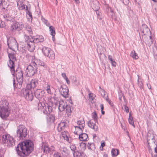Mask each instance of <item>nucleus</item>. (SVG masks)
<instances>
[{"label":"nucleus","instance_id":"obj_28","mask_svg":"<svg viewBox=\"0 0 157 157\" xmlns=\"http://www.w3.org/2000/svg\"><path fill=\"white\" fill-rule=\"evenodd\" d=\"M36 63L38 64L40 66L43 67L45 68H47V65L44 63V62L41 60L39 59H36L34 61Z\"/></svg>","mask_w":157,"mask_h":157},{"label":"nucleus","instance_id":"obj_14","mask_svg":"<svg viewBox=\"0 0 157 157\" xmlns=\"http://www.w3.org/2000/svg\"><path fill=\"white\" fill-rule=\"evenodd\" d=\"M59 92L61 94L64 98L68 97L69 90L67 86L66 85L61 86L59 89Z\"/></svg>","mask_w":157,"mask_h":157},{"label":"nucleus","instance_id":"obj_61","mask_svg":"<svg viewBox=\"0 0 157 157\" xmlns=\"http://www.w3.org/2000/svg\"><path fill=\"white\" fill-rule=\"evenodd\" d=\"M124 106L125 111L127 113H128L129 111L128 107L126 105H124Z\"/></svg>","mask_w":157,"mask_h":157},{"label":"nucleus","instance_id":"obj_4","mask_svg":"<svg viewBox=\"0 0 157 157\" xmlns=\"http://www.w3.org/2000/svg\"><path fill=\"white\" fill-rule=\"evenodd\" d=\"M2 140L4 145L9 147L15 145V140L13 136L8 134H5L2 136Z\"/></svg>","mask_w":157,"mask_h":157},{"label":"nucleus","instance_id":"obj_46","mask_svg":"<svg viewBox=\"0 0 157 157\" xmlns=\"http://www.w3.org/2000/svg\"><path fill=\"white\" fill-rule=\"evenodd\" d=\"M53 157H63L60 153L57 152H56L53 155Z\"/></svg>","mask_w":157,"mask_h":157},{"label":"nucleus","instance_id":"obj_48","mask_svg":"<svg viewBox=\"0 0 157 157\" xmlns=\"http://www.w3.org/2000/svg\"><path fill=\"white\" fill-rule=\"evenodd\" d=\"M138 77V86H139V87L141 89L143 88V84L142 83V82H140L139 81V76L138 75H137Z\"/></svg>","mask_w":157,"mask_h":157},{"label":"nucleus","instance_id":"obj_59","mask_svg":"<svg viewBox=\"0 0 157 157\" xmlns=\"http://www.w3.org/2000/svg\"><path fill=\"white\" fill-rule=\"evenodd\" d=\"M111 63L113 66L115 67L116 66V63L114 60H113L112 61H111Z\"/></svg>","mask_w":157,"mask_h":157},{"label":"nucleus","instance_id":"obj_55","mask_svg":"<svg viewBox=\"0 0 157 157\" xmlns=\"http://www.w3.org/2000/svg\"><path fill=\"white\" fill-rule=\"evenodd\" d=\"M5 24L4 22L0 21V28H3L5 27Z\"/></svg>","mask_w":157,"mask_h":157},{"label":"nucleus","instance_id":"obj_29","mask_svg":"<svg viewBox=\"0 0 157 157\" xmlns=\"http://www.w3.org/2000/svg\"><path fill=\"white\" fill-rule=\"evenodd\" d=\"M3 17L5 21H11L13 20V17L10 16L8 14H6L3 15Z\"/></svg>","mask_w":157,"mask_h":157},{"label":"nucleus","instance_id":"obj_42","mask_svg":"<svg viewBox=\"0 0 157 157\" xmlns=\"http://www.w3.org/2000/svg\"><path fill=\"white\" fill-rule=\"evenodd\" d=\"M128 120L129 124L132 125L134 128L135 127V125L134 124V122L133 118H128Z\"/></svg>","mask_w":157,"mask_h":157},{"label":"nucleus","instance_id":"obj_38","mask_svg":"<svg viewBox=\"0 0 157 157\" xmlns=\"http://www.w3.org/2000/svg\"><path fill=\"white\" fill-rule=\"evenodd\" d=\"M92 118L95 121H97L98 120V117L96 112L94 111L92 113Z\"/></svg>","mask_w":157,"mask_h":157},{"label":"nucleus","instance_id":"obj_40","mask_svg":"<svg viewBox=\"0 0 157 157\" xmlns=\"http://www.w3.org/2000/svg\"><path fill=\"white\" fill-rule=\"evenodd\" d=\"M96 11V14L97 16V17L98 19L100 20H101L102 18L101 16V13L98 10H95Z\"/></svg>","mask_w":157,"mask_h":157},{"label":"nucleus","instance_id":"obj_5","mask_svg":"<svg viewBox=\"0 0 157 157\" xmlns=\"http://www.w3.org/2000/svg\"><path fill=\"white\" fill-rule=\"evenodd\" d=\"M28 134L27 128L23 125L21 124L17 126V135L20 139H23Z\"/></svg>","mask_w":157,"mask_h":157},{"label":"nucleus","instance_id":"obj_19","mask_svg":"<svg viewBox=\"0 0 157 157\" xmlns=\"http://www.w3.org/2000/svg\"><path fill=\"white\" fill-rule=\"evenodd\" d=\"M147 140L148 144H150L151 142L153 144H155V139L154 134L150 132H148L147 134Z\"/></svg>","mask_w":157,"mask_h":157},{"label":"nucleus","instance_id":"obj_15","mask_svg":"<svg viewBox=\"0 0 157 157\" xmlns=\"http://www.w3.org/2000/svg\"><path fill=\"white\" fill-rule=\"evenodd\" d=\"M43 148L44 152L48 154L52 152L55 151V147L53 146L49 147L47 144H44L43 146Z\"/></svg>","mask_w":157,"mask_h":157},{"label":"nucleus","instance_id":"obj_39","mask_svg":"<svg viewBox=\"0 0 157 157\" xmlns=\"http://www.w3.org/2000/svg\"><path fill=\"white\" fill-rule=\"evenodd\" d=\"M25 29L28 31L30 35H31L33 34L32 31L30 26L27 25L25 27Z\"/></svg>","mask_w":157,"mask_h":157},{"label":"nucleus","instance_id":"obj_9","mask_svg":"<svg viewBox=\"0 0 157 157\" xmlns=\"http://www.w3.org/2000/svg\"><path fill=\"white\" fill-rule=\"evenodd\" d=\"M36 65V63L35 62H33L27 67L25 72L26 73V75L28 76L32 77L35 74Z\"/></svg>","mask_w":157,"mask_h":157},{"label":"nucleus","instance_id":"obj_17","mask_svg":"<svg viewBox=\"0 0 157 157\" xmlns=\"http://www.w3.org/2000/svg\"><path fill=\"white\" fill-rule=\"evenodd\" d=\"M78 126H75V128L79 129L80 132H82V129L85 126V122L83 120H80L77 121Z\"/></svg>","mask_w":157,"mask_h":157},{"label":"nucleus","instance_id":"obj_35","mask_svg":"<svg viewBox=\"0 0 157 157\" xmlns=\"http://www.w3.org/2000/svg\"><path fill=\"white\" fill-rule=\"evenodd\" d=\"M88 149L93 150L95 149L94 144L93 143H88L87 144Z\"/></svg>","mask_w":157,"mask_h":157},{"label":"nucleus","instance_id":"obj_50","mask_svg":"<svg viewBox=\"0 0 157 157\" xmlns=\"http://www.w3.org/2000/svg\"><path fill=\"white\" fill-rule=\"evenodd\" d=\"M49 100L52 103H55L56 104V101L55 98L54 97H51L50 98Z\"/></svg>","mask_w":157,"mask_h":157},{"label":"nucleus","instance_id":"obj_56","mask_svg":"<svg viewBox=\"0 0 157 157\" xmlns=\"http://www.w3.org/2000/svg\"><path fill=\"white\" fill-rule=\"evenodd\" d=\"M42 20L43 21L45 24H46V25L48 26V25H49V24L47 22V20H46V19H45L44 18H42Z\"/></svg>","mask_w":157,"mask_h":157},{"label":"nucleus","instance_id":"obj_52","mask_svg":"<svg viewBox=\"0 0 157 157\" xmlns=\"http://www.w3.org/2000/svg\"><path fill=\"white\" fill-rule=\"evenodd\" d=\"M60 151L62 154V155L63 156V155H65L66 153L67 152V150L66 148H63Z\"/></svg>","mask_w":157,"mask_h":157},{"label":"nucleus","instance_id":"obj_51","mask_svg":"<svg viewBox=\"0 0 157 157\" xmlns=\"http://www.w3.org/2000/svg\"><path fill=\"white\" fill-rule=\"evenodd\" d=\"M155 152L153 154H151V157H152V155L155 157L157 156V147L156 146L155 147Z\"/></svg>","mask_w":157,"mask_h":157},{"label":"nucleus","instance_id":"obj_47","mask_svg":"<svg viewBox=\"0 0 157 157\" xmlns=\"http://www.w3.org/2000/svg\"><path fill=\"white\" fill-rule=\"evenodd\" d=\"M46 90L48 94H51V91L50 89V86L49 85H47V86L46 87Z\"/></svg>","mask_w":157,"mask_h":157},{"label":"nucleus","instance_id":"obj_60","mask_svg":"<svg viewBox=\"0 0 157 157\" xmlns=\"http://www.w3.org/2000/svg\"><path fill=\"white\" fill-rule=\"evenodd\" d=\"M123 2L124 4L125 5H127L129 2L128 0H121Z\"/></svg>","mask_w":157,"mask_h":157},{"label":"nucleus","instance_id":"obj_3","mask_svg":"<svg viewBox=\"0 0 157 157\" xmlns=\"http://www.w3.org/2000/svg\"><path fill=\"white\" fill-rule=\"evenodd\" d=\"M16 77L18 82L17 84L15 85V80L13 78V86L14 88H20L21 87L23 82V73L20 69L19 68L16 70Z\"/></svg>","mask_w":157,"mask_h":157},{"label":"nucleus","instance_id":"obj_2","mask_svg":"<svg viewBox=\"0 0 157 157\" xmlns=\"http://www.w3.org/2000/svg\"><path fill=\"white\" fill-rule=\"evenodd\" d=\"M27 38L28 48L30 52H33L35 49V44L39 43L44 41V38L42 36H37L33 38L32 36H26Z\"/></svg>","mask_w":157,"mask_h":157},{"label":"nucleus","instance_id":"obj_18","mask_svg":"<svg viewBox=\"0 0 157 157\" xmlns=\"http://www.w3.org/2000/svg\"><path fill=\"white\" fill-rule=\"evenodd\" d=\"M44 94V91L40 89H37L35 92V96L39 100L41 99L43 97Z\"/></svg>","mask_w":157,"mask_h":157},{"label":"nucleus","instance_id":"obj_25","mask_svg":"<svg viewBox=\"0 0 157 157\" xmlns=\"http://www.w3.org/2000/svg\"><path fill=\"white\" fill-rule=\"evenodd\" d=\"M79 138L80 140L82 141H87L88 139V135L85 133L79 135Z\"/></svg>","mask_w":157,"mask_h":157},{"label":"nucleus","instance_id":"obj_24","mask_svg":"<svg viewBox=\"0 0 157 157\" xmlns=\"http://www.w3.org/2000/svg\"><path fill=\"white\" fill-rule=\"evenodd\" d=\"M141 31L144 35H146L149 32L151 33L149 29L145 25H143L142 28L141 29Z\"/></svg>","mask_w":157,"mask_h":157},{"label":"nucleus","instance_id":"obj_64","mask_svg":"<svg viewBox=\"0 0 157 157\" xmlns=\"http://www.w3.org/2000/svg\"><path fill=\"white\" fill-rule=\"evenodd\" d=\"M108 59L110 61H112L113 59H112V56L110 55H109L108 56Z\"/></svg>","mask_w":157,"mask_h":157},{"label":"nucleus","instance_id":"obj_44","mask_svg":"<svg viewBox=\"0 0 157 157\" xmlns=\"http://www.w3.org/2000/svg\"><path fill=\"white\" fill-rule=\"evenodd\" d=\"M153 49L154 54L155 57V56H157V46L155 45L154 47H153Z\"/></svg>","mask_w":157,"mask_h":157},{"label":"nucleus","instance_id":"obj_23","mask_svg":"<svg viewBox=\"0 0 157 157\" xmlns=\"http://www.w3.org/2000/svg\"><path fill=\"white\" fill-rule=\"evenodd\" d=\"M17 6L19 10H27V6L26 5H25L21 1L17 2Z\"/></svg>","mask_w":157,"mask_h":157},{"label":"nucleus","instance_id":"obj_37","mask_svg":"<svg viewBox=\"0 0 157 157\" xmlns=\"http://www.w3.org/2000/svg\"><path fill=\"white\" fill-rule=\"evenodd\" d=\"M73 154L74 157H82L81 153L78 151L73 152Z\"/></svg>","mask_w":157,"mask_h":157},{"label":"nucleus","instance_id":"obj_21","mask_svg":"<svg viewBox=\"0 0 157 157\" xmlns=\"http://www.w3.org/2000/svg\"><path fill=\"white\" fill-rule=\"evenodd\" d=\"M38 84V80L37 79H34L32 80L30 84L28 85L27 86L29 87L30 86L31 88H34Z\"/></svg>","mask_w":157,"mask_h":157},{"label":"nucleus","instance_id":"obj_10","mask_svg":"<svg viewBox=\"0 0 157 157\" xmlns=\"http://www.w3.org/2000/svg\"><path fill=\"white\" fill-rule=\"evenodd\" d=\"M42 52L45 56L48 57L50 59L53 60L55 59L54 52L50 48L44 47L42 48Z\"/></svg>","mask_w":157,"mask_h":157},{"label":"nucleus","instance_id":"obj_12","mask_svg":"<svg viewBox=\"0 0 157 157\" xmlns=\"http://www.w3.org/2000/svg\"><path fill=\"white\" fill-rule=\"evenodd\" d=\"M24 27L23 24L21 22H15L10 27V30L12 32H14L16 30L20 31Z\"/></svg>","mask_w":157,"mask_h":157},{"label":"nucleus","instance_id":"obj_30","mask_svg":"<svg viewBox=\"0 0 157 157\" xmlns=\"http://www.w3.org/2000/svg\"><path fill=\"white\" fill-rule=\"evenodd\" d=\"M55 120V116L52 115H49L47 117V120L51 122H54Z\"/></svg>","mask_w":157,"mask_h":157},{"label":"nucleus","instance_id":"obj_7","mask_svg":"<svg viewBox=\"0 0 157 157\" xmlns=\"http://www.w3.org/2000/svg\"><path fill=\"white\" fill-rule=\"evenodd\" d=\"M59 110L62 112L65 109L66 111V113L67 116L69 117L71 116V108L70 106L68 105L67 103L63 101H60L59 102V105L58 107Z\"/></svg>","mask_w":157,"mask_h":157},{"label":"nucleus","instance_id":"obj_34","mask_svg":"<svg viewBox=\"0 0 157 157\" xmlns=\"http://www.w3.org/2000/svg\"><path fill=\"white\" fill-rule=\"evenodd\" d=\"M45 104L44 103H42L41 102H39L38 104V108L39 110H40L42 111V110H43V108H44V106H45Z\"/></svg>","mask_w":157,"mask_h":157},{"label":"nucleus","instance_id":"obj_27","mask_svg":"<svg viewBox=\"0 0 157 157\" xmlns=\"http://www.w3.org/2000/svg\"><path fill=\"white\" fill-rule=\"evenodd\" d=\"M66 126V123L64 122H61L58 124L57 129L59 132L63 129Z\"/></svg>","mask_w":157,"mask_h":157},{"label":"nucleus","instance_id":"obj_45","mask_svg":"<svg viewBox=\"0 0 157 157\" xmlns=\"http://www.w3.org/2000/svg\"><path fill=\"white\" fill-rule=\"evenodd\" d=\"M71 150L72 151V152L77 151L76 149V146L75 145L72 144L70 146Z\"/></svg>","mask_w":157,"mask_h":157},{"label":"nucleus","instance_id":"obj_8","mask_svg":"<svg viewBox=\"0 0 157 157\" xmlns=\"http://www.w3.org/2000/svg\"><path fill=\"white\" fill-rule=\"evenodd\" d=\"M21 95L27 101H31L34 98L33 93L29 89H24L21 90Z\"/></svg>","mask_w":157,"mask_h":157},{"label":"nucleus","instance_id":"obj_11","mask_svg":"<svg viewBox=\"0 0 157 157\" xmlns=\"http://www.w3.org/2000/svg\"><path fill=\"white\" fill-rule=\"evenodd\" d=\"M8 45L9 48L15 51L18 49V45L17 41L13 38H10L7 41Z\"/></svg>","mask_w":157,"mask_h":157},{"label":"nucleus","instance_id":"obj_33","mask_svg":"<svg viewBox=\"0 0 157 157\" xmlns=\"http://www.w3.org/2000/svg\"><path fill=\"white\" fill-rule=\"evenodd\" d=\"M49 29L51 35L53 37L55 35V29L53 27L51 26H49Z\"/></svg>","mask_w":157,"mask_h":157},{"label":"nucleus","instance_id":"obj_62","mask_svg":"<svg viewBox=\"0 0 157 157\" xmlns=\"http://www.w3.org/2000/svg\"><path fill=\"white\" fill-rule=\"evenodd\" d=\"M61 75L64 78V79H65V78H67V77L66 76V74L65 73H62Z\"/></svg>","mask_w":157,"mask_h":157},{"label":"nucleus","instance_id":"obj_31","mask_svg":"<svg viewBox=\"0 0 157 157\" xmlns=\"http://www.w3.org/2000/svg\"><path fill=\"white\" fill-rule=\"evenodd\" d=\"M130 56L133 58L136 59L139 58L137 54L135 52L134 50L132 51Z\"/></svg>","mask_w":157,"mask_h":157},{"label":"nucleus","instance_id":"obj_22","mask_svg":"<svg viewBox=\"0 0 157 157\" xmlns=\"http://www.w3.org/2000/svg\"><path fill=\"white\" fill-rule=\"evenodd\" d=\"M91 6L94 10H97L99 8V3L98 1L95 0L91 3Z\"/></svg>","mask_w":157,"mask_h":157},{"label":"nucleus","instance_id":"obj_63","mask_svg":"<svg viewBox=\"0 0 157 157\" xmlns=\"http://www.w3.org/2000/svg\"><path fill=\"white\" fill-rule=\"evenodd\" d=\"M64 79L66 81L67 83L68 84H69L70 83V81L68 80V78L67 77V78H65Z\"/></svg>","mask_w":157,"mask_h":157},{"label":"nucleus","instance_id":"obj_36","mask_svg":"<svg viewBox=\"0 0 157 157\" xmlns=\"http://www.w3.org/2000/svg\"><path fill=\"white\" fill-rule=\"evenodd\" d=\"M118 151L116 149H113L111 151L112 156L113 157L116 156L118 154Z\"/></svg>","mask_w":157,"mask_h":157},{"label":"nucleus","instance_id":"obj_26","mask_svg":"<svg viewBox=\"0 0 157 157\" xmlns=\"http://www.w3.org/2000/svg\"><path fill=\"white\" fill-rule=\"evenodd\" d=\"M95 97V95L93 93H90L89 94V100L92 103H94L96 102Z\"/></svg>","mask_w":157,"mask_h":157},{"label":"nucleus","instance_id":"obj_13","mask_svg":"<svg viewBox=\"0 0 157 157\" xmlns=\"http://www.w3.org/2000/svg\"><path fill=\"white\" fill-rule=\"evenodd\" d=\"M0 116L2 118L7 117L9 115V112L8 110L7 106H0Z\"/></svg>","mask_w":157,"mask_h":157},{"label":"nucleus","instance_id":"obj_32","mask_svg":"<svg viewBox=\"0 0 157 157\" xmlns=\"http://www.w3.org/2000/svg\"><path fill=\"white\" fill-rule=\"evenodd\" d=\"M68 132L65 131L62 132V136L63 139L66 140H68Z\"/></svg>","mask_w":157,"mask_h":157},{"label":"nucleus","instance_id":"obj_53","mask_svg":"<svg viewBox=\"0 0 157 157\" xmlns=\"http://www.w3.org/2000/svg\"><path fill=\"white\" fill-rule=\"evenodd\" d=\"M105 99L111 106H113V104L111 102V101L110 100L108 99V96H107L105 98Z\"/></svg>","mask_w":157,"mask_h":157},{"label":"nucleus","instance_id":"obj_54","mask_svg":"<svg viewBox=\"0 0 157 157\" xmlns=\"http://www.w3.org/2000/svg\"><path fill=\"white\" fill-rule=\"evenodd\" d=\"M152 43L153 41L152 39H149L146 43V44H147L148 46H151Z\"/></svg>","mask_w":157,"mask_h":157},{"label":"nucleus","instance_id":"obj_20","mask_svg":"<svg viewBox=\"0 0 157 157\" xmlns=\"http://www.w3.org/2000/svg\"><path fill=\"white\" fill-rule=\"evenodd\" d=\"M96 121L90 120L88 122V126L93 129L95 131L98 130V126L95 124Z\"/></svg>","mask_w":157,"mask_h":157},{"label":"nucleus","instance_id":"obj_41","mask_svg":"<svg viewBox=\"0 0 157 157\" xmlns=\"http://www.w3.org/2000/svg\"><path fill=\"white\" fill-rule=\"evenodd\" d=\"M27 17H28V19L30 20V19L31 21L32 19V13L29 10L27 11Z\"/></svg>","mask_w":157,"mask_h":157},{"label":"nucleus","instance_id":"obj_1","mask_svg":"<svg viewBox=\"0 0 157 157\" xmlns=\"http://www.w3.org/2000/svg\"><path fill=\"white\" fill-rule=\"evenodd\" d=\"M34 144L30 140H24L19 144L17 148V151L21 156L27 157L33 151Z\"/></svg>","mask_w":157,"mask_h":157},{"label":"nucleus","instance_id":"obj_43","mask_svg":"<svg viewBox=\"0 0 157 157\" xmlns=\"http://www.w3.org/2000/svg\"><path fill=\"white\" fill-rule=\"evenodd\" d=\"M80 147L82 148V150H85L86 148V144L84 143H81L80 144Z\"/></svg>","mask_w":157,"mask_h":157},{"label":"nucleus","instance_id":"obj_49","mask_svg":"<svg viewBox=\"0 0 157 157\" xmlns=\"http://www.w3.org/2000/svg\"><path fill=\"white\" fill-rule=\"evenodd\" d=\"M100 92L103 98H104L106 94V92L104 90L101 89L100 91Z\"/></svg>","mask_w":157,"mask_h":157},{"label":"nucleus","instance_id":"obj_58","mask_svg":"<svg viewBox=\"0 0 157 157\" xmlns=\"http://www.w3.org/2000/svg\"><path fill=\"white\" fill-rule=\"evenodd\" d=\"M148 151L149 153H151V154H153V153L152 152V150L151 147H150L149 144H148Z\"/></svg>","mask_w":157,"mask_h":157},{"label":"nucleus","instance_id":"obj_16","mask_svg":"<svg viewBox=\"0 0 157 157\" xmlns=\"http://www.w3.org/2000/svg\"><path fill=\"white\" fill-rule=\"evenodd\" d=\"M42 112L44 114H49L52 111V107L47 103L44 106Z\"/></svg>","mask_w":157,"mask_h":157},{"label":"nucleus","instance_id":"obj_57","mask_svg":"<svg viewBox=\"0 0 157 157\" xmlns=\"http://www.w3.org/2000/svg\"><path fill=\"white\" fill-rule=\"evenodd\" d=\"M81 132H80L79 131V129H77V128L76 129H75V134L78 135H80V134Z\"/></svg>","mask_w":157,"mask_h":157},{"label":"nucleus","instance_id":"obj_6","mask_svg":"<svg viewBox=\"0 0 157 157\" xmlns=\"http://www.w3.org/2000/svg\"><path fill=\"white\" fill-rule=\"evenodd\" d=\"M8 56L9 58V61L8 63V66L10 69L12 75L14 76L15 73L14 63L16 60V58L13 53H9Z\"/></svg>","mask_w":157,"mask_h":157}]
</instances>
